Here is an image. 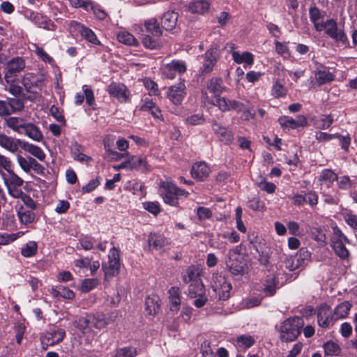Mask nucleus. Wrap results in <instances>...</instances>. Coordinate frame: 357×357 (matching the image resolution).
Instances as JSON below:
<instances>
[{"label":"nucleus","instance_id":"09e8293b","mask_svg":"<svg viewBox=\"0 0 357 357\" xmlns=\"http://www.w3.org/2000/svg\"><path fill=\"white\" fill-rule=\"evenodd\" d=\"M118 40L127 45H137V41L136 38L129 32L121 31L117 35Z\"/></svg>","mask_w":357,"mask_h":357},{"label":"nucleus","instance_id":"49530a36","mask_svg":"<svg viewBox=\"0 0 357 357\" xmlns=\"http://www.w3.org/2000/svg\"><path fill=\"white\" fill-rule=\"evenodd\" d=\"M332 229L333 235L331 238V245L341 242H345L347 243H350L348 238L342 233L338 227H333Z\"/></svg>","mask_w":357,"mask_h":357},{"label":"nucleus","instance_id":"c85d7f7f","mask_svg":"<svg viewBox=\"0 0 357 357\" xmlns=\"http://www.w3.org/2000/svg\"><path fill=\"white\" fill-rule=\"evenodd\" d=\"M74 326L77 328L83 335L91 332L92 325L91 324L90 315L87 314L85 317L77 318L74 321Z\"/></svg>","mask_w":357,"mask_h":357},{"label":"nucleus","instance_id":"7ed1b4c3","mask_svg":"<svg viewBox=\"0 0 357 357\" xmlns=\"http://www.w3.org/2000/svg\"><path fill=\"white\" fill-rule=\"evenodd\" d=\"M161 188H162V195L163 201L170 206H176L180 197H187L188 195L185 190L178 188L171 182H162Z\"/></svg>","mask_w":357,"mask_h":357},{"label":"nucleus","instance_id":"412c9836","mask_svg":"<svg viewBox=\"0 0 357 357\" xmlns=\"http://www.w3.org/2000/svg\"><path fill=\"white\" fill-rule=\"evenodd\" d=\"M21 135H24L36 142H41L43 139L41 130L33 123L26 122Z\"/></svg>","mask_w":357,"mask_h":357},{"label":"nucleus","instance_id":"a19ab883","mask_svg":"<svg viewBox=\"0 0 357 357\" xmlns=\"http://www.w3.org/2000/svg\"><path fill=\"white\" fill-rule=\"evenodd\" d=\"M38 252V243L34 241H29L21 248L23 257L29 258L35 256Z\"/></svg>","mask_w":357,"mask_h":357},{"label":"nucleus","instance_id":"8fccbe9b","mask_svg":"<svg viewBox=\"0 0 357 357\" xmlns=\"http://www.w3.org/2000/svg\"><path fill=\"white\" fill-rule=\"evenodd\" d=\"M34 21L36 24L38 25L39 27L47 29V30H53L54 24L51 22L50 20L44 17L40 14H37L34 17Z\"/></svg>","mask_w":357,"mask_h":357},{"label":"nucleus","instance_id":"774afa93","mask_svg":"<svg viewBox=\"0 0 357 357\" xmlns=\"http://www.w3.org/2000/svg\"><path fill=\"white\" fill-rule=\"evenodd\" d=\"M205 119L202 114H192L185 119V123L190 126L202 125Z\"/></svg>","mask_w":357,"mask_h":357},{"label":"nucleus","instance_id":"0e129e2a","mask_svg":"<svg viewBox=\"0 0 357 357\" xmlns=\"http://www.w3.org/2000/svg\"><path fill=\"white\" fill-rule=\"evenodd\" d=\"M13 167V164L10 159L2 154H0V176Z\"/></svg>","mask_w":357,"mask_h":357},{"label":"nucleus","instance_id":"dca6fc26","mask_svg":"<svg viewBox=\"0 0 357 357\" xmlns=\"http://www.w3.org/2000/svg\"><path fill=\"white\" fill-rule=\"evenodd\" d=\"M190 173L192 178L203 181L209 176L211 169L206 162H198L192 165Z\"/></svg>","mask_w":357,"mask_h":357},{"label":"nucleus","instance_id":"3c124183","mask_svg":"<svg viewBox=\"0 0 357 357\" xmlns=\"http://www.w3.org/2000/svg\"><path fill=\"white\" fill-rule=\"evenodd\" d=\"M105 150L107 156L112 160H119L123 158H127L129 156V152L119 153L111 149L109 145L105 144Z\"/></svg>","mask_w":357,"mask_h":357},{"label":"nucleus","instance_id":"052dcab7","mask_svg":"<svg viewBox=\"0 0 357 357\" xmlns=\"http://www.w3.org/2000/svg\"><path fill=\"white\" fill-rule=\"evenodd\" d=\"M137 354V349L134 347H123L118 349L114 357H135Z\"/></svg>","mask_w":357,"mask_h":357},{"label":"nucleus","instance_id":"6e6d98bb","mask_svg":"<svg viewBox=\"0 0 357 357\" xmlns=\"http://www.w3.org/2000/svg\"><path fill=\"white\" fill-rule=\"evenodd\" d=\"M324 349L326 355L331 356L339 355L341 351L338 344L332 341L326 342Z\"/></svg>","mask_w":357,"mask_h":357},{"label":"nucleus","instance_id":"e2e57ef3","mask_svg":"<svg viewBox=\"0 0 357 357\" xmlns=\"http://www.w3.org/2000/svg\"><path fill=\"white\" fill-rule=\"evenodd\" d=\"M33 46L34 47V52L43 61L48 63H52L54 62L53 59L46 53L43 48L40 47L36 44H33Z\"/></svg>","mask_w":357,"mask_h":357},{"label":"nucleus","instance_id":"2f4dec72","mask_svg":"<svg viewBox=\"0 0 357 357\" xmlns=\"http://www.w3.org/2000/svg\"><path fill=\"white\" fill-rule=\"evenodd\" d=\"M206 294V289L202 280L191 282L188 289V296L195 298Z\"/></svg>","mask_w":357,"mask_h":357},{"label":"nucleus","instance_id":"bb28decb","mask_svg":"<svg viewBox=\"0 0 357 357\" xmlns=\"http://www.w3.org/2000/svg\"><path fill=\"white\" fill-rule=\"evenodd\" d=\"M149 245L155 250H161L168 244L167 239L161 234L151 233L148 238Z\"/></svg>","mask_w":357,"mask_h":357},{"label":"nucleus","instance_id":"9d476101","mask_svg":"<svg viewBox=\"0 0 357 357\" xmlns=\"http://www.w3.org/2000/svg\"><path fill=\"white\" fill-rule=\"evenodd\" d=\"M107 91L110 96L116 98L121 103H125L130 100V91L122 83L112 82L107 86Z\"/></svg>","mask_w":357,"mask_h":357},{"label":"nucleus","instance_id":"393cba45","mask_svg":"<svg viewBox=\"0 0 357 357\" xmlns=\"http://www.w3.org/2000/svg\"><path fill=\"white\" fill-rule=\"evenodd\" d=\"M169 300L170 303V309L172 311L177 312L181 305V290L178 287H172L169 291Z\"/></svg>","mask_w":357,"mask_h":357},{"label":"nucleus","instance_id":"603ef678","mask_svg":"<svg viewBox=\"0 0 357 357\" xmlns=\"http://www.w3.org/2000/svg\"><path fill=\"white\" fill-rule=\"evenodd\" d=\"M78 241L81 248L84 250H92L94 248V245L96 243L94 238L88 235H81Z\"/></svg>","mask_w":357,"mask_h":357},{"label":"nucleus","instance_id":"6ab92c4d","mask_svg":"<svg viewBox=\"0 0 357 357\" xmlns=\"http://www.w3.org/2000/svg\"><path fill=\"white\" fill-rule=\"evenodd\" d=\"M277 284L275 276L273 274L268 275L261 282L259 290L265 296H273L276 292Z\"/></svg>","mask_w":357,"mask_h":357},{"label":"nucleus","instance_id":"ea45409f","mask_svg":"<svg viewBox=\"0 0 357 357\" xmlns=\"http://www.w3.org/2000/svg\"><path fill=\"white\" fill-rule=\"evenodd\" d=\"M24 149L26 151L38 159L40 161L45 160L46 158V155L43 149L36 145L26 143L24 146Z\"/></svg>","mask_w":357,"mask_h":357},{"label":"nucleus","instance_id":"6e6552de","mask_svg":"<svg viewBox=\"0 0 357 357\" xmlns=\"http://www.w3.org/2000/svg\"><path fill=\"white\" fill-rule=\"evenodd\" d=\"M213 105L224 112L234 110L240 113L245 109L244 103L236 100H227L225 97H217L213 100Z\"/></svg>","mask_w":357,"mask_h":357},{"label":"nucleus","instance_id":"c9c22d12","mask_svg":"<svg viewBox=\"0 0 357 357\" xmlns=\"http://www.w3.org/2000/svg\"><path fill=\"white\" fill-rule=\"evenodd\" d=\"M0 146L12 153H16L18 150V146L15 139L3 133H0Z\"/></svg>","mask_w":357,"mask_h":357},{"label":"nucleus","instance_id":"a878e982","mask_svg":"<svg viewBox=\"0 0 357 357\" xmlns=\"http://www.w3.org/2000/svg\"><path fill=\"white\" fill-rule=\"evenodd\" d=\"M210 8V3L206 0H193L188 5V10L192 13L205 14Z\"/></svg>","mask_w":357,"mask_h":357},{"label":"nucleus","instance_id":"37998d69","mask_svg":"<svg viewBox=\"0 0 357 357\" xmlns=\"http://www.w3.org/2000/svg\"><path fill=\"white\" fill-rule=\"evenodd\" d=\"M89 315L92 327H94L98 330H101L107 326V321L105 319V314L97 313Z\"/></svg>","mask_w":357,"mask_h":357},{"label":"nucleus","instance_id":"338daca9","mask_svg":"<svg viewBox=\"0 0 357 357\" xmlns=\"http://www.w3.org/2000/svg\"><path fill=\"white\" fill-rule=\"evenodd\" d=\"M255 250L259 254L258 261L259 264L264 266H267L269 263L270 257L266 250L263 248V245H260L259 250Z\"/></svg>","mask_w":357,"mask_h":357},{"label":"nucleus","instance_id":"e433bc0d","mask_svg":"<svg viewBox=\"0 0 357 357\" xmlns=\"http://www.w3.org/2000/svg\"><path fill=\"white\" fill-rule=\"evenodd\" d=\"M145 31L155 37L162 35V31L155 18H151L146 20L144 24Z\"/></svg>","mask_w":357,"mask_h":357},{"label":"nucleus","instance_id":"ddd939ff","mask_svg":"<svg viewBox=\"0 0 357 357\" xmlns=\"http://www.w3.org/2000/svg\"><path fill=\"white\" fill-rule=\"evenodd\" d=\"M186 94L185 85L183 82L172 86L168 89L167 98L174 105H181Z\"/></svg>","mask_w":357,"mask_h":357},{"label":"nucleus","instance_id":"7c9ffc66","mask_svg":"<svg viewBox=\"0 0 357 357\" xmlns=\"http://www.w3.org/2000/svg\"><path fill=\"white\" fill-rule=\"evenodd\" d=\"M125 189L139 197H144L146 193L144 185L137 180L128 181L125 185Z\"/></svg>","mask_w":357,"mask_h":357},{"label":"nucleus","instance_id":"5fc2aeb1","mask_svg":"<svg viewBox=\"0 0 357 357\" xmlns=\"http://www.w3.org/2000/svg\"><path fill=\"white\" fill-rule=\"evenodd\" d=\"M315 77L319 84H324L334 80V75L326 70H319L316 73Z\"/></svg>","mask_w":357,"mask_h":357},{"label":"nucleus","instance_id":"4468645a","mask_svg":"<svg viewBox=\"0 0 357 357\" xmlns=\"http://www.w3.org/2000/svg\"><path fill=\"white\" fill-rule=\"evenodd\" d=\"M70 26L71 29L79 32L81 36L88 42L98 45L101 44L95 33L91 29L86 27L84 25L76 21H71Z\"/></svg>","mask_w":357,"mask_h":357},{"label":"nucleus","instance_id":"c756f323","mask_svg":"<svg viewBox=\"0 0 357 357\" xmlns=\"http://www.w3.org/2000/svg\"><path fill=\"white\" fill-rule=\"evenodd\" d=\"M232 58L236 63H243L251 66L254 63V56L249 52L241 53L238 51H234L231 53Z\"/></svg>","mask_w":357,"mask_h":357},{"label":"nucleus","instance_id":"a18cd8bd","mask_svg":"<svg viewBox=\"0 0 357 357\" xmlns=\"http://www.w3.org/2000/svg\"><path fill=\"white\" fill-rule=\"evenodd\" d=\"M333 123L331 115H321L314 121V127L320 130L328 129Z\"/></svg>","mask_w":357,"mask_h":357},{"label":"nucleus","instance_id":"20e7f679","mask_svg":"<svg viewBox=\"0 0 357 357\" xmlns=\"http://www.w3.org/2000/svg\"><path fill=\"white\" fill-rule=\"evenodd\" d=\"M211 288L220 300L225 301L230 296L231 285L224 275L214 273L212 277Z\"/></svg>","mask_w":357,"mask_h":357},{"label":"nucleus","instance_id":"13d9d810","mask_svg":"<svg viewBox=\"0 0 357 357\" xmlns=\"http://www.w3.org/2000/svg\"><path fill=\"white\" fill-rule=\"evenodd\" d=\"M98 280L96 278L85 279L82 281L80 290L82 292L87 293L96 288L98 284Z\"/></svg>","mask_w":357,"mask_h":357},{"label":"nucleus","instance_id":"4be33fe9","mask_svg":"<svg viewBox=\"0 0 357 357\" xmlns=\"http://www.w3.org/2000/svg\"><path fill=\"white\" fill-rule=\"evenodd\" d=\"M201 275V270L199 266L191 265L182 273V280L185 284L193 282L195 281H200L199 278Z\"/></svg>","mask_w":357,"mask_h":357},{"label":"nucleus","instance_id":"5701e85b","mask_svg":"<svg viewBox=\"0 0 357 357\" xmlns=\"http://www.w3.org/2000/svg\"><path fill=\"white\" fill-rule=\"evenodd\" d=\"M66 335V332L62 328H53L48 331L44 340H47V344L50 345H54L61 342Z\"/></svg>","mask_w":357,"mask_h":357},{"label":"nucleus","instance_id":"c03bdc74","mask_svg":"<svg viewBox=\"0 0 357 357\" xmlns=\"http://www.w3.org/2000/svg\"><path fill=\"white\" fill-rule=\"evenodd\" d=\"M310 19L313 23L315 29H320L321 22L320 20L322 18V15L320 10L316 7H310L309 9Z\"/></svg>","mask_w":357,"mask_h":357},{"label":"nucleus","instance_id":"f3484780","mask_svg":"<svg viewBox=\"0 0 357 357\" xmlns=\"http://www.w3.org/2000/svg\"><path fill=\"white\" fill-rule=\"evenodd\" d=\"M212 130L218 137L225 144H229L233 141V133L228 130L225 127L222 126L216 121H212Z\"/></svg>","mask_w":357,"mask_h":357},{"label":"nucleus","instance_id":"9b49d317","mask_svg":"<svg viewBox=\"0 0 357 357\" xmlns=\"http://www.w3.org/2000/svg\"><path fill=\"white\" fill-rule=\"evenodd\" d=\"M39 80L36 75L33 73H26L22 77V84L25 91L29 93L26 98L31 101H34L37 97L36 89Z\"/></svg>","mask_w":357,"mask_h":357},{"label":"nucleus","instance_id":"a211bd4d","mask_svg":"<svg viewBox=\"0 0 357 357\" xmlns=\"http://www.w3.org/2000/svg\"><path fill=\"white\" fill-rule=\"evenodd\" d=\"M319 325L323 328H327L335 321L333 314H331L330 308L328 305L321 306L317 313Z\"/></svg>","mask_w":357,"mask_h":357},{"label":"nucleus","instance_id":"473e14b6","mask_svg":"<svg viewBox=\"0 0 357 357\" xmlns=\"http://www.w3.org/2000/svg\"><path fill=\"white\" fill-rule=\"evenodd\" d=\"M83 147L77 142H74L71 144L70 151L74 160L84 162L91 160V158L83 153Z\"/></svg>","mask_w":357,"mask_h":357},{"label":"nucleus","instance_id":"f03ea898","mask_svg":"<svg viewBox=\"0 0 357 357\" xmlns=\"http://www.w3.org/2000/svg\"><path fill=\"white\" fill-rule=\"evenodd\" d=\"M321 27L320 29H317L316 31H324L325 33L336 43H340L345 47L349 46V41L344 31L338 29L337 24L333 19H328L324 22L322 21Z\"/></svg>","mask_w":357,"mask_h":357},{"label":"nucleus","instance_id":"2eb2a0df","mask_svg":"<svg viewBox=\"0 0 357 357\" xmlns=\"http://www.w3.org/2000/svg\"><path fill=\"white\" fill-rule=\"evenodd\" d=\"M127 158H128L130 170L140 171L142 173L150 171L151 167L145 156L129 155Z\"/></svg>","mask_w":357,"mask_h":357},{"label":"nucleus","instance_id":"f8f14e48","mask_svg":"<svg viewBox=\"0 0 357 357\" xmlns=\"http://www.w3.org/2000/svg\"><path fill=\"white\" fill-rule=\"evenodd\" d=\"M120 267L119 250L113 247L108 255V262L103 263L102 268L105 275H115L118 274Z\"/></svg>","mask_w":357,"mask_h":357},{"label":"nucleus","instance_id":"4c0bfd02","mask_svg":"<svg viewBox=\"0 0 357 357\" xmlns=\"http://www.w3.org/2000/svg\"><path fill=\"white\" fill-rule=\"evenodd\" d=\"M352 305L349 301H344L337 305L333 312L335 320L346 318L351 308Z\"/></svg>","mask_w":357,"mask_h":357},{"label":"nucleus","instance_id":"f704fd0d","mask_svg":"<svg viewBox=\"0 0 357 357\" xmlns=\"http://www.w3.org/2000/svg\"><path fill=\"white\" fill-rule=\"evenodd\" d=\"M159 297L156 295L149 296L145 301L146 311L149 315H155L160 309Z\"/></svg>","mask_w":357,"mask_h":357},{"label":"nucleus","instance_id":"b1692460","mask_svg":"<svg viewBox=\"0 0 357 357\" xmlns=\"http://www.w3.org/2000/svg\"><path fill=\"white\" fill-rule=\"evenodd\" d=\"M178 17V13L174 11L164 13L161 18L162 26L167 31L172 30L176 26Z\"/></svg>","mask_w":357,"mask_h":357},{"label":"nucleus","instance_id":"4d7b16f0","mask_svg":"<svg viewBox=\"0 0 357 357\" xmlns=\"http://www.w3.org/2000/svg\"><path fill=\"white\" fill-rule=\"evenodd\" d=\"M262 298L258 296H250L245 298L241 305L243 308L250 309L259 306L261 303Z\"/></svg>","mask_w":357,"mask_h":357},{"label":"nucleus","instance_id":"69168bd1","mask_svg":"<svg viewBox=\"0 0 357 357\" xmlns=\"http://www.w3.org/2000/svg\"><path fill=\"white\" fill-rule=\"evenodd\" d=\"M302 192H304L306 204H308L312 208L314 207L317 204L318 195L315 191H302Z\"/></svg>","mask_w":357,"mask_h":357},{"label":"nucleus","instance_id":"680f3d73","mask_svg":"<svg viewBox=\"0 0 357 357\" xmlns=\"http://www.w3.org/2000/svg\"><path fill=\"white\" fill-rule=\"evenodd\" d=\"M33 158L28 157L24 158L23 156L18 155L17 156V162L22 169L26 173H29L31 171V164Z\"/></svg>","mask_w":357,"mask_h":357},{"label":"nucleus","instance_id":"423d86ee","mask_svg":"<svg viewBox=\"0 0 357 357\" xmlns=\"http://www.w3.org/2000/svg\"><path fill=\"white\" fill-rule=\"evenodd\" d=\"M218 57V53L216 45H212L204 54L199 56V61L202 64L200 67L202 73H209L211 72L217 62Z\"/></svg>","mask_w":357,"mask_h":357},{"label":"nucleus","instance_id":"79ce46f5","mask_svg":"<svg viewBox=\"0 0 357 357\" xmlns=\"http://www.w3.org/2000/svg\"><path fill=\"white\" fill-rule=\"evenodd\" d=\"M255 341L251 335H242L238 336L236 340V346L239 349H246L251 347Z\"/></svg>","mask_w":357,"mask_h":357},{"label":"nucleus","instance_id":"58836bf2","mask_svg":"<svg viewBox=\"0 0 357 357\" xmlns=\"http://www.w3.org/2000/svg\"><path fill=\"white\" fill-rule=\"evenodd\" d=\"M17 215L21 223L28 225L34 221L35 213L33 211L20 206L17 211Z\"/></svg>","mask_w":357,"mask_h":357},{"label":"nucleus","instance_id":"1a4fd4ad","mask_svg":"<svg viewBox=\"0 0 357 357\" xmlns=\"http://www.w3.org/2000/svg\"><path fill=\"white\" fill-rule=\"evenodd\" d=\"M187 66L184 61L172 60L171 62L166 63L162 67L163 75L169 79H173L177 75L185 73Z\"/></svg>","mask_w":357,"mask_h":357},{"label":"nucleus","instance_id":"0eeeda50","mask_svg":"<svg viewBox=\"0 0 357 357\" xmlns=\"http://www.w3.org/2000/svg\"><path fill=\"white\" fill-rule=\"evenodd\" d=\"M25 68V62L20 57H15L10 60L4 73V79L6 83L15 82L17 75Z\"/></svg>","mask_w":357,"mask_h":357},{"label":"nucleus","instance_id":"aec40b11","mask_svg":"<svg viewBox=\"0 0 357 357\" xmlns=\"http://www.w3.org/2000/svg\"><path fill=\"white\" fill-rule=\"evenodd\" d=\"M226 266L234 275H242L245 273V264L243 259L231 257L226 261Z\"/></svg>","mask_w":357,"mask_h":357},{"label":"nucleus","instance_id":"cd10ccee","mask_svg":"<svg viewBox=\"0 0 357 357\" xmlns=\"http://www.w3.org/2000/svg\"><path fill=\"white\" fill-rule=\"evenodd\" d=\"M207 89L211 93L215 94V98L220 97L219 95L226 91V87L223 86L222 79L218 77H212L207 84Z\"/></svg>","mask_w":357,"mask_h":357},{"label":"nucleus","instance_id":"de8ad7c7","mask_svg":"<svg viewBox=\"0 0 357 357\" xmlns=\"http://www.w3.org/2000/svg\"><path fill=\"white\" fill-rule=\"evenodd\" d=\"M287 93V89L277 80L271 89V95L275 98H284Z\"/></svg>","mask_w":357,"mask_h":357},{"label":"nucleus","instance_id":"f257e3e1","mask_svg":"<svg viewBox=\"0 0 357 357\" xmlns=\"http://www.w3.org/2000/svg\"><path fill=\"white\" fill-rule=\"evenodd\" d=\"M304 326V321L302 317H293L284 320L276 329L280 333V339L282 342L294 341L301 333Z\"/></svg>","mask_w":357,"mask_h":357},{"label":"nucleus","instance_id":"864d4df0","mask_svg":"<svg viewBox=\"0 0 357 357\" xmlns=\"http://www.w3.org/2000/svg\"><path fill=\"white\" fill-rule=\"evenodd\" d=\"M344 242L337 243L331 245L335 253L342 259L349 257V252L345 247Z\"/></svg>","mask_w":357,"mask_h":357},{"label":"nucleus","instance_id":"39448f33","mask_svg":"<svg viewBox=\"0 0 357 357\" xmlns=\"http://www.w3.org/2000/svg\"><path fill=\"white\" fill-rule=\"evenodd\" d=\"M1 177L12 196L18 197L22 194L21 190H15L22 186L24 181L14 172L13 167L3 174Z\"/></svg>","mask_w":357,"mask_h":357},{"label":"nucleus","instance_id":"72a5a7b5","mask_svg":"<svg viewBox=\"0 0 357 357\" xmlns=\"http://www.w3.org/2000/svg\"><path fill=\"white\" fill-rule=\"evenodd\" d=\"M5 122L9 128L19 134H22V130L26 123L24 119L15 116H11L6 119Z\"/></svg>","mask_w":357,"mask_h":357},{"label":"nucleus","instance_id":"bf43d9fd","mask_svg":"<svg viewBox=\"0 0 357 357\" xmlns=\"http://www.w3.org/2000/svg\"><path fill=\"white\" fill-rule=\"evenodd\" d=\"M319 180L331 183L337 180V175L330 169H324L320 174Z\"/></svg>","mask_w":357,"mask_h":357}]
</instances>
